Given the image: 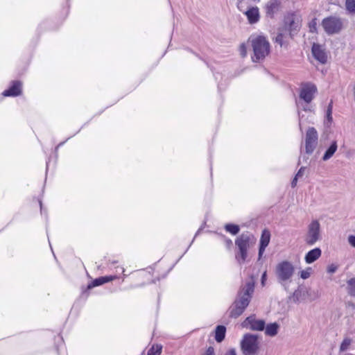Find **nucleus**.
Returning <instances> with one entry per match:
<instances>
[{
    "mask_svg": "<svg viewBox=\"0 0 355 355\" xmlns=\"http://www.w3.org/2000/svg\"><path fill=\"white\" fill-rule=\"evenodd\" d=\"M254 288V283L253 280H250L245 283L239 291L238 297L230 307V315L231 317L236 318L243 313L250 303Z\"/></svg>",
    "mask_w": 355,
    "mask_h": 355,
    "instance_id": "obj_1",
    "label": "nucleus"
},
{
    "mask_svg": "<svg viewBox=\"0 0 355 355\" xmlns=\"http://www.w3.org/2000/svg\"><path fill=\"white\" fill-rule=\"evenodd\" d=\"M295 268L290 261H283L276 266L277 280L286 291L288 290L290 284L293 282Z\"/></svg>",
    "mask_w": 355,
    "mask_h": 355,
    "instance_id": "obj_2",
    "label": "nucleus"
},
{
    "mask_svg": "<svg viewBox=\"0 0 355 355\" xmlns=\"http://www.w3.org/2000/svg\"><path fill=\"white\" fill-rule=\"evenodd\" d=\"M253 50L254 55L252 57L253 62H259L268 55L270 52V44L263 36H252L249 39Z\"/></svg>",
    "mask_w": 355,
    "mask_h": 355,
    "instance_id": "obj_3",
    "label": "nucleus"
},
{
    "mask_svg": "<svg viewBox=\"0 0 355 355\" xmlns=\"http://www.w3.org/2000/svg\"><path fill=\"white\" fill-rule=\"evenodd\" d=\"M254 242V237L249 233H243L236 239L235 244L239 248V253L236 255V258L240 263L245 261L248 250Z\"/></svg>",
    "mask_w": 355,
    "mask_h": 355,
    "instance_id": "obj_4",
    "label": "nucleus"
},
{
    "mask_svg": "<svg viewBox=\"0 0 355 355\" xmlns=\"http://www.w3.org/2000/svg\"><path fill=\"white\" fill-rule=\"evenodd\" d=\"M301 22L302 19L299 15L289 13L284 17V26L282 29L286 32L290 37H293L300 31Z\"/></svg>",
    "mask_w": 355,
    "mask_h": 355,
    "instance_id": "obj_5",
    "label": "nucleus"
},
{
    "mask_svg": "<svg viewBox=\"0 0 355 355\" xmlns=\"http://www.w3.org/2000/svg\"><path fill=\"white\" fill-rule=\"evenodd\" d=\"M241 347L243 355H256L259 350L258 337L250 334L244 335Z\"/></svg>",
    "mask_w": 355,
    "mask_h": 355,
    "instance_id": "obj_6",
    "label": "nucleus"
},
{
    "mask_svg": "<svg viewBox=\"0 0 355 355\" xmlns=\"http://www.w3.org/2000/svg\"><path fill=\"white\" fill-rule=\"evenodd\" d=\"M322 26L327 34L334 35L340 32L343 23L340 17L331 16L322 19Z\"/></svg>",
    "mask_w": 355,
    "mask_h": 355,
    "instance_id": "obj_7",
    "label": "nucleus"
},
{
    "mask_svg": "<svg viewBox=\"0 0 355 355\" xmlns=\"http://www.w3.org/2000/svg\"><path fill=\"white\" fill-rule=\"evenodd\" d=\"M320 239V224L318 220H313L307 227V233L304 241L309 245H314Z\"/></svg>",
    "mask_w": 355,
    "mask_h": 355,
    "instance_id": "obj_8",
    "label": "nucleus"
},
{
    "mask_svg": "<svg viewBox=\"0 0 355 355\" xmlns=\"http://www.w3.org/2000/svg\"><path fill=\"white\" fill-rule=\"evenodd\" d=\"M318 139L316 130L313 127L309 128L306 131L305 139L306 153L311 154L313 152L318 144Z\"/></svg>",
    "mask_w": 355,
    "mask_h": 355,
    "instance_id": "obj_9",
    "label": "nucleus"
},
{
    "mask_svg": "<svg viewBox=\"0 0 355 355\" xmlns=\"http://www.w3.org/2000/svg\"><path fill=\"white\" fill-rule=\"evenodd\" d=\"M242 326L254 331H262L265 328V322L256 319L254 315H250L243 322Z\"/></svg>",
    "mask_w": 355,
    "mask_h": 355,
    "instance_id": "obj_10",
    "label": "nucleus"
},
{
    "mask_svg": "<svg viewBox=\"0 0 355 355\" xmlns=\"http://www.w3.org/2000/svg\"><path fill=\"white\" fill-rule=\"evenodd\" d=\"M312 54L315 60L321 64H326L328 60V55L325 49L318 44H313L312 46Z\"/></svg>",
    "mask_w": 355,
    "mask_h": 355,
    "instance_id": "obj_11",
    "label": "nucleus"
},
{
    "mask_svg": "<svg viewBox=\"0 0 355 355\" xmlns=\"http://www.w3.org/2000/svg\"><path fill=\"white\" fill-rule=\"evenodd\" d=\"M317 92V88L314 85L306 84L302 87L300 97L306 103H309L313 98L314 94Z\"/></svg>",
    "mask_w": 355,
    "mask_h": 355,
    "instance_id": "obj_12",
    "label": "nucleus"
},
{
    "mask_svg": "<svg viewBox=\"0 0 355 355\" xmlns=\"http://www.w3.org/2000/svg\"><path fill=\"white\" fill-rule=\"evenodd\" d=\"M21 93V83L20 81H13L12 86L3 92L4 96H17Z\"/></svg>",
    "mask_w": 355,
    "mask_h": 355,
    "instance_id": "obj_13",
    "label": "nucleus"
},
{
    "mask_svg": "<svg viewBox=\"0 0 355 355\" xmlns=\"http://www.w3.org/2000/svg\"><path fill=\"white\" fill-rule=\"evenodd\" d=\"M270 239V232L264 230L262 232L260 239V247L259 250V257L261 258L265 251L266 248L268 245Z\"/></svg>",
    "mask_w": 355,
    "mask_h": 355,
    "instance_id": "obj_14",
    "label": "nucleus"
},
{
    "mask_svg": "<svg viewBox=\"0 0 355 355\" xmlns=\"http://www.w3.org/2000/svg\"><path fill=\"white\" fill-rule=\"evenodd\" d=\"M281 2L279 0H270L266 4V14L270 16H273L280 9Z\"/></svg>",
    "mask_w": 355,
    "mask_h": 355,
    "instance_id": "obj_15",
    "label": "nucleus"
},
{
    "mask_svg": "<svg viewBox=\"0 0 355 355\" xmlns=\"http://www.w3.org/2000/svg\"><path fill=\"white\" fill-rule=\"evenodd\" d=\"M248 20L250 24L257 23L260 18L259 8L257 7L250 8L247 11L245 12Z\"/></svg>",
    "mask_w": 355,
    "mask_h": 355,
    "instance_id": "obj_16",
    "label": "nucleus"
},
{
    "mask_svg": "<svg viewBox=\"0 0 355 355\" xmlns=\"http://www.w3.org/2000/svg\"><path fill=\"white\" fill-rule=\"evenodd\" d=\"M322 254V251L319 248H315L310 251H309L304 257V260L306 263H312L318 259L320 257Z\"/></svg>",
    "mask_w": 355,
    "mask_h": 355,
    "instance_id": "obj_17",
    "label": "nucleus"
},
{
    "mask_svg": "<svg viewBox=\"0 0 355 355\" xmlns=\"http://www.w3.org/2000/svg\"><path fill=\"white\" fill-rule=\"evenodd\" d=\"M116 278L117 277L115 275L105 276L96 278L92 282L91 284L88 286V288H92L93 287L101 286L103 284L111 282Z\"/></svg>",
    "mask_w": 355,
    "mask_h": 355,
    "instance_id": "obj_18",
    "label": "nucleus"
},
{
    "mask_svg": "<svg viewBox=\"0 0 355 355\" xmlns=\"http://www.w3.org/2000/svg\"><path fill=\"white\" fill-rule=\"evenodd\" d=\"M279 325L277 322L268 324L265 329V333L269 336H275L277 334Z\"/></svg>",
    "mask_w": 355,
    "mask_h": 355,
    "instance_id": "obj_19",
    "label": "nucleus"
},
{
    "mask_svg": "<svg viewBox=\"0 0 355 355\" xmlns=\"http://www.w3.org/2000/svg\"><path fill=\"white\" fill-rule=\"evenodd\" d=\"M226 328L223 325H218L215 331V339L218 343L222 342L225 336Z\"/></svg>",
    "mask_w": 355,
    "mask_h": 355,
    "instance_id": "obj_20",
    "label": "nucleus"
},
{
    "mask_svg": "<svg viewBox=\"0 0 355 355\" xmlns=\"http://www.w3.org/2000/svg\"><path fill=\"white\" fill-rule=\"evenodd\" d=\"M288 35V34L283 29H279V33L275 38V42L281 46H282L284 44V40L286 38Z\"/></svg>",
    "mask_w": 355,
    "mask_h": 355,
    "instance_id": "obj_21",
    "label": "nucleus"
},
{
    "mask_svg": "<svg viewBox=\"0 0 355 355\" xmlns=\"http://www.w3.org/2000/svg\"><path fill=\"white\" fill-rule=\"evenodd\" d=\"M225 229L227 232H230L232 235L237 234L240 230L239 226L234 224H226Z\"/></svg>",
    "mask_w": 355,
    "mask_h": 355,
    "instance_id": "obj_22",
    "label": "nucleus"
},
{
    "mask_svg": "<svg viewBox=\"0 0 355 355\" xmlns=\"http://www.w3.org/2000/svg\"><path fill=\"white\" fill-rule=\"evenodd\" d=\"M347 291L352 296H355V277L347 281Z\"/></svg>",
    "mask_w": 355,
    "mask_h": 355,
    "instance_id": "obj_23",
    "label": "nucleus"
},
{
    "mask_svg": "<svg viewBox=\"0 0 355 355\" xmlns=\"http://www.w3.org/2000/svg\"><path fill=\"white\" fill-rule=\"evenodd\" d=\"M351 344H352V340L350 338H345L343 340V342H342V343H341V345L340 346V352H345V351H347L349 349V347L351 345Z\"/></svg>",
    "mask_w": 355,
    "mask_h": 355,
    "instance_id": "obj_24",
    "label": "nucleus"
},
{
    "mask_svg": "<svg viewBox=\"0 0 355 355\" xmlns=\"http://www.w3.org/2000/svg\"><path fill=\"white\" fill-rule=\"evenodd\" d=\"M162 352V346H153L148 352L147 355H160Z\"/></svg>",
    "mask_w": 355,
    "mask_h": 355,
    "instance_id": "obj_25",
    "label": "nucleus"
},
{
    "mask_svg": "<svg viewBox=\"0 0 355 355\" xmlns=\"http://www.w3.org/2000/svg\"><path fill=\"white\" fill-rule=\"evenodd\" d=\"M345 6L349 12L355 13V0H346Z\"/></svg>",
    "mask_w": 355,
    "mask_h": 355,
    "instance_id": "obj_26",
    "label": "nucleus"
},
{
    "mask_svg": "<svg viewBox=\"0 0 355 355\" xmlns=\"http://www.w3.org/2000/svg\"><path fill=\"white\" fill-rule=\"evenodd\" d=\"M337 149V144L336 141H334L329 148L326 150L324 155H333Z\"/></svg>",
    "mask_w": 355,
    "mask_h": 355,
    "instance_id": "obj_27",
    "label": "nucleus"
},
{
    "mask_svg": "<svg viewBox=\"0 0 355 355\" xmlns=\"http://www.w3.org/2000/svg\"><path fill=\"white\" fill-rule=\"evenodd\" d=\"M311 268H308L306 270H302L300 272V277L303 279H308L311 275Z\"/></svg>",
    "mask_w": 355,
    "mask_h": 355,
    "instance_id": "obj_28",
    "label": "nucleus"
},
{
    "mask_svg": "<svg viewBox=\"0 0 355 355\" xmlns=\"http://www.w3.org/2000/svg\"><path fill=\"white\" fill-rule=\"evenodd\" d=\"M309 28L310 31L312 33L316 32L317 30V22L316 19H313L310 23H309Z\"/></svg>",
    "mask_w": 355,
    "mask_h": 355,
    "instance_id": "obj_29",
    "label": "nucleus"
},
{
    "mask_svg": "<svg viewBox=\"0 0 355 355\" xmlns=\"http://www.w3.org/2000/svg\"><path fill=\"white\" fill-rule=\"evenodd\" d=\"M331 113H332V102H331L329 104L327 110V117L329 121L332 120Z\"/></svg>",
    "mask_w": 355,
    "mask_h": 355,
    "instance_id": "obj_30",
    "label": "nucleus"
},
{
    "mask_svg": "<svg viewBox=\"0 0 355 355\" xmlns=\"http://www.w3.org/2000/svg\"><path fill=\"white\" fill-rule=\"evenodd\" d=\"M240 54L242 57H245L247 55L246 46L244 44H241L239 48Z\"/></svg>",
    "mask_w": 355,
    "mask_h": 355,
    "instance_id": "obj_31",
    "label": "nucleus"
},
{
    "mask_svg": "<svg viewBox=\"0 0 355 355\" xmlns=\"http://www.w3.org/2000/svg\"><path fill=\"white\" fill-rule=\"evenodd\" d=\"M202 355H215L214 347H209Z\"/></svg>",
    "mask_w": 355,
    "mask_h": 355,
    "instance_id": "obj_32",
    "label": "nucleus"
},
{
    "mask_svg": "<svg viewBox=\"0 0 355 355\" xmlns=\"http://www.w3.org/2000/svg\"><path fill=\"white\" fill-rule=\"evenodd\" d=\"M306 169V166H302L300 170L298 171L297 173L295 175V176H297V178H302L304 175V171Z\"/></svg>",
    "mask_w": 355,
    "mask_h": 355,
    "instance_id": "obj_33",
    "label": "nucleus"
},
{
    "mask_svg": "<svg viewBox=\"0 0 355 355\" xmlns=\"http://www.w3.org/2000/svg\"><path fill=\"white\" fill-rule=\"evenodd\" d=\"M337 267L334 265H331L328 267L327 271L329 273H334L336 272Z\"/></svg>",
    "mask_w": 355,
    "mask_h": 355,
    "instance_id": "obj_34",
    "label": "nucleus"
},
{
    "mask_svg": "<svg viewBox=\"0 0 355 355\" xmlns=\"http://www.w3.org/2000/svg\"><path fill=\"white\" fill-rule=\"evenodd\" d=\"M225 355H236V352L234 349H230L225 353Z\"/></svg>",
    "mask_w": 355,
    "mask_h": 355,
    "instance_id": "obj_35",
    "label": "nucleus"
},
{
    "mask_svg": "<svg viewBox=\"0 0 355 355\" xmlns=\"http://www.w3.org/2000/svg\"><path fill=\"white\" fill-rule=\"evenodd\" d=\"M299 178H297V176H295L293 181L291 182V187H295L297 185V180Z\"/></svg>",
    "mask_w": 355,
    "mask_h": 355,
    "instance_id": "obj_36",
    "label": "nucleus"
},
{
    "mask_svg": "<svg viewBox=\"0 0 355 355\" xmlns=\"http://www.w3.org/2000/svg\"><path fill=\"white\" fill-rule=\"evenodd\" d=\"M308 157H303V161H302L300 159H299V162H298V164H302L303 162H307V159H308Z\"/></svg>",
    "mask_w": 355,
    "mask_h": 355,
    "instance_id": "obj_37",
    "label": "nucleus"
},
{
    "mask_svg": "<svg viewBox=\"0 0 355 355\" xmlns=\"http://www.w3.org/2000/svg\"><path fill=\"white\" fill-rule=\"evenodd\" d=\"M266 278V272H264L263 274L262 275V277H261V283L262 284H264V281Z\"/></svg>",
    "mask_w": 355,
    "mask_h": 355,
    "instance_id": "obj_38",
    "label": "nucleus"
},
{
    "mask_svg": "<svg viewBox=\"0 0 355 355\" xmlns=\"http://www.w3.org/2000/svg\"><path fill=\"white\" fill-rule=\"evenodd\" d=\"M226 242H227V244L229 245H231L232 244V242L230 239H227Z\"/></svg>",
    "mask_w": 355,
    "mask_h": 355,
    "instance_id": "obj_39",
    "label": "nucleus"
},
{
    "mask_svg": "<svg viewBox=\"0 0 355 355\" xmlns=\"http://www.w3.org/2000/svg\"><path fill=\"white\" fill-rule=\"evenodd\" d=\"M330 157H323V160L326 161Z\"/></svg>",
    "mask_w": 355,
    "mask_h": 355,
    "instance_id": "obj_40",
    "label": "nucleus"
},
{
    "mask_svg": "<svg viewBox=\"0 0 355 355\" xmlns=\"http://www.w3.org/2000/svg\"><path fill=\"white\" fill-rule=\"evenodd\" d=\"M46 168H49V162H46Z\"/></svg>",
    "mask_w": 355,
    "mask_h": 355,
    "instance_id": "obj_41",
    "label": "nucleus"
},
{
    "mask_svg": "<svg viewBox=\"0 0 355 355\" xmlns=\"http://www.w3.org/2000/svg\"><path fill=\"white\" fill-rule=\"evenodd\" d=\"M121 270H122V272H125V269L123 268H122Z\"/></svg>",
    "mask_w": 355,
    "mask_h": 355,
    "instance_id": "obj_42",
    "label": "nucleus"
},
{
    "mask_svg": "<svg viewBox=\"0 0 355 355\" xmlns=\"http://www.w3.org/2000/svg\"><path fill=\"white\" fill-rule=\"evenodd\" d=\"M345 355H355V354H346Z\"/></svg>",
    "mask_w": 355,
    "mask_h": 355,
    "instance_id": "obj_43",
    "label": "nucleus"
},
{
    "mask_svg": "<svg viewBox=\"0 0 355 355\" xmlns=\"http://www.w3.org/2000/svg\"><path fill=\"white\" fill-rule=\"evenodd\" d=\"M40 206L42 207V202H40Z\"/></svg>",
    "mask_w": 355,
    "mask_h": 355,
    "instance_id": "obj_44",
    "label": "nucleus"
}]
</instances>
